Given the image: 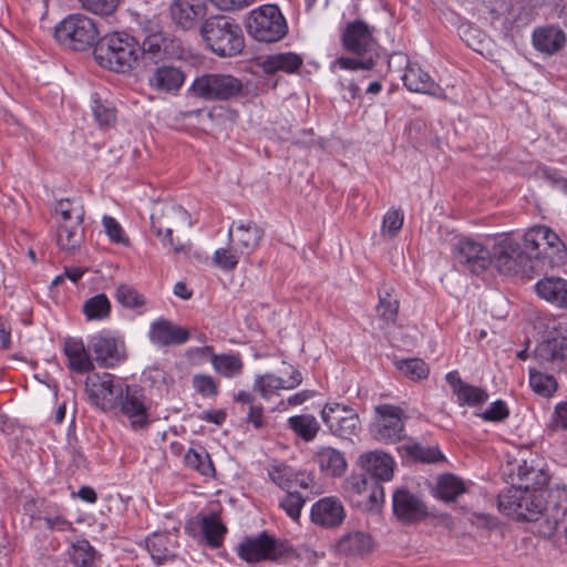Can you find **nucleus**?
Returning a JSON list of instances; mask_svg holds the SVG:
<instances>
[{"mask_svg":"<svg viewBox=\"0 0 567 567\" xmlns=\"http://www.w3.org/2000/svg\"><path fill=\"white\" fill-rule=\"evenodd\" d=\"M238 252H239V250L236 249L235 246L233 249L219 248L215 251V254L213 256V261H214L215 266H217L218 268L226 270V271H231L238 265V261H239Z\"/></svg>","mask_w":567,"mask_h":567,"instance_id":"nucleus-58","label":"nucleus"},{"mask_svg":"<svg viewBox=\"0 0 567 567\" xmlns=\"http://www.w3.org/2000/svg\"><path fill=\"white\" fill-rule=\"evenodd\" d=\"M543 476L539 471L527 467L526 463L519 466L518 476L524 485L512 486L498 495V507L505 515L526 522H535L543 516L545 511V494L539 481L535 477Z\"/></svg>","mask_w":567,"mask_h":567,"instance_id":"nucleus-1","label":"nucleus"},{"mask_svg":"<svg viewBox=\"0 0 567 567\" xmlns=\"http://www.w3.org/2000/svg\"><path fill=\"white\" fill-rule=\"evenodd\" d=\"M321 419L329 431L341 439L358 436L361 423L358 414L348 405L327 403L321 411Z\"/></svg>","mask_w":567,"mask_h":567,"instance_id":"nucleus-10","label":"nucleus"},{"mask_svg":"<svg viewBox=\"0 0 567 567\" xmlns=\"http://www.w3.org/2000/svg\"><path fill=\"white\" fill-rule=\"evenodd\" d=\"M84 240V228L82 224H60L56 231V244L66 251L78 249Z\"/></svg>","mask_w":567,"mask_h":567,"instance_id":"nucleus-37","label":"nucleus"},{"mask_svg":"<svg viewBox=\"0 0 567 567\" xmlns=\"http://www.w3.org/2000/svg\"><path fill=\"white\" fill-rule=\"evenodd\" d=\"M124 384L116 382L111 373H92L86 377L85 392L92 404L103 411H112L117 408L123 394Z\"/></svg>","mask_w":567,"mask_h":567,"instance_id":"nucleus-8","label":"nucleus"},{"mask_svg":"<svg viewBox=\"0 0 567 567\" xmlns=\"http://www.w3.org/2000/svg\"><path fill=\"white\" fill-rule=\"evenodd\" d=\"M537 296L560 309H567V280L545 277L535 285Z\"/></svg>","mask_w":567,"mask_h":567,"instance_id":"nucleus-25","label":"nucleus"},{"mask_svg":"<svg viewBox=\"0 0 567 567\" xmlns=\"http://www.w3.org/2000/svg\"><path fill=\"white\" fill-rule=\"evenodd\" d=\"M151 223L164 246L172 247L175 252L183 250V246L175 245L172 237L174 228L190 224L189 215L183 207L171 204L156 205L151 215Z\"/></svg>","mask_w":567,"mask_h":567,"instance_id":"nucleus-9","label":"nucleus"},{"mask_svg":"<svg viewBox=\"0 0 567 567\" xmlns=\"http://www.w3.org/2000/svg\"><path fill=\"white\" fill-rule=\"evenodd\" d=\"M489 254L491 265L505 275H526L535 268V265H528V258L523 252L520 244L512 237L496 239Z\"/></svg>","mask_w":567,"mask_h":567,"instance_id":"nucleus-7","label":"nucleus"},{"mask_svg":"<svg viewBox=\"0 0 567 567\" xmlns=\"http://www.w3.org/2000/svg\"><path fill=\"white\" fill-rule=\"evenodd\" d=\"M480 11L487 14L492 22L506 19L512 11L511 0H481Z\"/></svg>","mask_w":567,"mask_h":567,"instance_id":"nucleus-52","label":"nucleus"},{"mask_svg":"<svg viewBox=\"0 0 567 567\" xmlns=\"http://www.w3.org/2000/svg\"><path fill=\"white\" fill-rule=\"evenodd\" d=\"M305 502L299 493L287 491L279 505L292 520L298 522Z\"/></svg>","mask_w":567,"mask_h":567,"instance_id":"nucleus-56","label":"nucleus"},{"mask_svg":"<svg viewBox=\"0 0 567 567\" xmlns=\"http://www.w3.org/2000/svg\"><path fill=\"white\" fill-rule=\"evenodd\" d=\"M289 427L305 441L316 437L320 426L313 415L301 414L288 419Z\"/></svg>","mask_w":567,"mask_h":567,"instance_id":"nucleus-43","label":"nucleus"},{"mask_svg":"<svg viewBox=\"0 0 567 567\" xmlns=\"http://www.w3.org/2000/svg\"><path fill=\"white\" fill-rule=\"evenodd\" d=\"M465 492L464 481L454 474H444L437 478L436 496L444 502H454Z\"/></svg>","mask_w":567,"mask_h":567,"instance_id":"nucleus-39","label":"nucleus"},{"mask_svg":"<svg viewBox=\"0 0 567 567\" xmlns=\"http://www.w3.org/2000/svg\"><path fill=\"white\" fill-rule=\"evenodd\" d=\"M264 228L252 220L233 221L228 229V239L239 254H250L264 237Z\"/></svg>","mask_w":567,"mask_h":567,"instance_id":"nucleus-18","label":"nucleus"},{"mask_svg":"<svg viewBox=\"0 0 567 567\" xmlns=\"http://www.w3.org/2000/svg\"><path fill=\"white\" fill-rule=\"evenodd\" d=\"M89 349L95 361L104 368H113L124 360L117 340L109 334L100 333L91 338Z\"/></svg>","mask_w":567,"mask_h":567,"instance_id":"nucleus-21","label":"nucleus"},{"mask_svg":"<svg viewBox=\"0 0 567 567\" xmlns=\"http://www.w3.org/2000/svg\"><path fill=\"white\" fill-rule=\"evenodd\" d=\"M92 111L95 121L101 126H109L116 120L115 109L111 102L102 100L97 93L92 94Z\"/></svg>","mask_w":567,"mask_h":567,"instance_id":"nucleus-49","label":"nucleus"},{"mask_svg":"<svg viewBox=\"0 0 567 567\" xmlns=\"http://www.w3.org/2000/svg\"><path fill=\"white\" fill-rule=\"evenodd\" d=\"M373 543L370 535L362 532H352L344 535L338 543L340 553L361 556L372 550Z\"/></svg>","mask_w":567,"mask_h":567,"instance_id":"nucleus-36","label":"nucleus"},{"mask_svg":"<svg viewBox=\"0 0 567 567\" xmlns=\"http://www.w3.org/2000/svg\"><path fill=\"white\" fill-rule=\"evenodd\" d=\"M395 368L412 381L426 379L430 373L429 365L420 358L398 360Z\"/></svg>","mask_w":567,"mask_h":567,"instance_id":"nucleus-47","label":"nucleus"},{"mask_svg":"<svg viewBox=\"0 0 567 567\" xmlns=\"http://www.w3.org/2000/svg\"><path fill=\"white\" fill-rule=\"evenodd\" d=\"M286 389L282 378L275 374L258 375L254 382V390L259 392L264 399H268L275 390Z\"/></svg>","mask_w":567,"mask_h":567,"instance_id":"nucleus-55","label":"nucleus"},{"mask_svg":"<svg viewBox=\"0 0 567 567\" xmlns=\"http://www.w3.org/2000/svg\"><path fill=\"white\" fill-rule=\"evenodd\" d=\"M378 414L371 431L373 437L382 443H395L404 437V411L395 405L381 404L375 408Z\"/></svg>","mask_w":567,"mask_h":567,"instance_id":"nucleus-11","label":"nucleus"},{"mask_svg":"<svg viewBox=\"0 0 567 567\" xmlns=\"http://www.w3.org/2000/svg\"><path fill=\"white\" fill-rule=\"evenodd\" d=\"M69 557L74 567H94L95 549L86 539H81L72 544Z\"/></svg>","mask_w":567,"mask_h":567,"instance_id":"nucleus-44","label":"nucleus"},{"mask_svg":"<svg viewBox=\"0 0 567 567\" xmlns=\"http://www.w3.org/2000/svg\"><path fill=\"white\" fill-rule=\"evenodd\" d=\"M235 400L241 403L243 409L247 410L246 421L251 423L256 429L264 425V408L255 403V398L251 393L240 391L235 396Z\"/></svg>","mask_w":567,"mask_h":567,"instance_id":"nucleus-45","label":"nucleus"},{"mask_svg":"<svg viewBox=\"0 0 567 567\" xmlns=\"http://www.w3.org/2000/svg\"><path fill=\"white\" fill-rule=\"evenodd\" d=\"M445 379L461 405H478L488 399L484 390L463 382L457 371L449 372Z\"/></svg>","mask_w":567,"mask_h":567,"instance_id":"nucleus-27","label":"nucleus"},{"mask_svg":"<svg viewBox=\"0 0 567 567\" xmlns=\"http://www.w3.org/2000/svg\"><path fill=\"white\" fill-rule=\"evenodd\" d=\"M212 364L217 373L228 379L238 377L244 369V363L237 354L223 353L213 355Z\"/></svg>","mask_w":567,"mask_h":567,"instance_id":"nucleus-41","label":"nucleus"},{"mask_svg":"<svg viewBox=\"0 0 567 567\" xmlns=\"http://www.w3.org/2000/svg\"><path fill=\"white\" fill-rule=\"evenodd\" d=\"M202 529L205 539L212 547L218 548L221 546L227 528L217 514L212 513L204 516L202 519Z\"/></svg>","mask_w":567,"mask_h":567,"instance_id":"nucleus-40","label":"nucleus"},{"mask_svg":"<svg viewBox=\"0 0 567 567\" xmlns=\"http://www.w3.org/2000/svg\"><path fill=\"white\" fill-rule=\"evenodd\" d=\"M344 508L341 502L334 497H324L313 504L311 520L323 527H334L344 519Z\"/></svg>","mask_w":567,"mask_h":567,"instance_id":"nucleus-24","label":"nucleus"},{"mask_svg":"<svg viewBox=\"0 0 567 567\" xmlns=\"http://www.w3.org/2000/svg\"><path fill=\"white\" fill-rule=\"evenodd\" d=\"M379 303L377 312L381 320L385 323L395 321L399 311V301L391 296L390 288L379 290Z\"/></svg>","mask_w":567,"mask_h":567,"instance_id":"nucleus-48","label":"nucleus"},{"mask_svg":"<svg viewBox=\"0 0 567 567\" xmlns=\"http://www.w3.org/2000/svg\"><path fill=\"white\" fill-rule=\"evenodd\" d=\"M358 465L371 475L370 478L386 482L393 477L395 462L390 454L377 450L361 454Z\"/></svg>","mask_w":567,"mask_h":567,"instance_id":"nucleus-20","label":"nucleus"},{"mask_svg":"<svg viewBox=\"0 0 567 567\" xmlns=\"http://www.w3.org/2000/svg\"><path fill=\"white\" fill-rule=\"evenodd\" d=\"M176 546V536L169 533H154L146 538V548L157 564L173 558Z\"/></svg>","mask_w":567,"mask_h":567,"instance_id":"nucleus-31","label":"nucleus"},{"mask_svg":"<svg viewBox=\"0 0 567 567\" xmlns=\"http://www.w3.org/2000/svg\"><path fill=\"white\" fill-rule=\"evenodd\" d=\"M64 354L69 368L78 373H86L94 369L93 361L82 340L69 338L64 341Z\"/></svg>","mask_w":567,"mask_h":567,"instance_id":"nucleus-29","label":"nucleus"},{"mask_svg":"<svg viewBox=\"0 0 567 567\" xmlns=\"http://www.w3.org/2000/svg\"><path fill=\"white\" fill-rule=\"evenodd\" d=\"M183 82V72L178 68L171 65H161L156 68L148 79L151 87L163 92L178 90Z\"/></svg>","mask_w":567,"mask_h":567,"instance_id":"nucleus-32","label":"nucleus"},{"mask_svg":"<svg viewBox=\"0 0 567 567\" xmlns=\"http://www.w3.org/2000/svg\"><path fill=\"white\" fill-rule=\"evenodd\" d=\"M190 90L206 101H229L243 94L244 85L231 74L208 73L197 76Z\"/></svg>","mask_w":567,"mask_h":567,"instance_id":"nucleus-6","label":"nucleus"},{"mask_svg":"<svg viewBox=\"0 0 567 567\" xmlns=\"http://www.w3.org/2000/svg\"><path fill=\"white\" fill-rule=\"evenodd\" d=\"M237 553L247 563L276 559V540L264 532L256 537L246 538L239 544Z\"/></svg>","mask_w":567,"mask_h":567,"instance_id":"nucleus-19","label":"nucleus"},{"mask_svg":"<svg viewBox=\"0 0 567 567\" xmlns=\"http://www.w3.org/2000/svg\"><path fill=\"white\" fill-rule=\"evenodd\" d=\"M320 470L330 476H340L347 468L343 454L333 447H323L316 454Z\"/></svg>","mask_w":567,"mask_h":567,"instance_id":"nucleus-34","label":"nucleus"},{"mask_svg":"<svg viewBox=\"0 0 567 567\" xmlns=\"http://www.w3.org/2000/svg\"><path fill=\"white\" fill-rule=\"evenodd\" d=\"M103 226L107 236L117 244L126 243L124 231L117 220L111 216L103 217Z\"/></svg>","mask_w":567,"mask_h":567,"instance_id":"nucleus-63","label":"nucleus"},{"mask_svg":"<svg viewBox=\"0 0 567 567\" xmlns=\"http://www.w3.org/2000/svg\"><path fill=\"white\" fill-rule=\"evenodd\" d=\"M54 35L61 44L74 51H84L95 43L99 31L93 19L78 13L64 18L55 27Z\"/></svg>","mask_w":567,"mask_h":567,"instance_id":"nucleus-5","label":"nucleus"},{"mask_svg":"<svg viewBox=\"0 0 567 567\" xmlns=\"http://www.w3.org/2000/svg\"><path fill=\"white\" fill-rule=\"evenodd\" d=\"M147 337L153 346L168 348L187 342L189 331L164 317H159L151 322Z\"/></svg>","mask_w":567,"mask_h":567,"instance_id":"nucleus-16","label":"nucleus"},{"mask_svg":"<svg viewBox=\"0 0 567 567\" xmlns=\"http://www.w3.org/2000/svg\"><path fill=\"white\" fill-rule=\"evenodd\" d=\"M547 244L543 248L542 259L543 262L549 267H560L567 262V247L561 241L559 236L551 229L547 236Z\"/></svg>","mask_w":567,"mask_h":567,"instance_id":"nucleus-38","label":"nucleus"},{"mask_svg":"<svg viewBox=\"0 0 567 567\" xmlns=\"http://www.w3.org/2000/svg\"><path fill=\"white\" fill-rule=\"evenodd\" d=\"M544 494L545 511L543 515L556 528L567 515V488L556 486L545 489Z\"/></svg>","mask_w":567,"mask_h":567,"instance_id":"nucleus-26","label":"nucleus"},{"mask_svg":"<svg viewBox=\"0 0 567 567\" xmlns=\"http://www.w3.org/2000/svg\"><path fill=\"white\" fill-rule=\"evenodd\" d=\"M375 485V480L367 477L364 474H352L344 482V492L350 496H362Z\"/></svg>","mask_w":567,"mask_h":567,"instance_id":"nucleus-53","label":"nucleus"},{"mask_svg":"<svg viewBox=\"0 0 567 567\" xmlns=\"http://www.w3.org/2000/svg\"><path fill=\"white\" fill-rule=\"evenodd\" d=\"M392 509L403 525H413L429 516L424 501L406 487H399L392 495Z\"/></svg>","mask_w":567,"mask_h":567,"instance_id":"nucleus-12","label":"nucleus"},{"mask_svg":"<svg viewBox=\"0 0 567 567\" xmlns=\"http://www.w3.org/2000/svg\"><path fill=\"white\" fill-rule=\"evenodd\" d=\"M270 480L280 488L291 491L296 487L293 468L286 464L274 465L268 471Z\"/></svg>","mask_w":567,"mask_h":567,"instance_id":"nucleus-51","label":"nucleus"},{"mask_svg":"<svg viewBox=\"0 0 567 567\" xmlns=\"http://www.w3.org/2000/svg\"><path fill=\"white\" fill-rule=\"evenodd\" d=\"M199 32L206 47L218 56H235L244 49L243 30L231 17L212 16L200 24Z\"/></svg>","mask_w":567,"mask_h":567,"instance_id":"nucleus-2","label":"nucleus"},{"mask_svg":"<svg viewBox=\"0 0 567 567\" xmlns=\"http://www.w3.org/2000/svg\"><path fill=\"white\" fill-rule=\"evenodd\" d=\"M184 463L189 468L196 470L205 476H213L215 473L210 456L204 447L189 449L184 455Z\"/></svg>","mask_w":567,"mask_h":567,"instance_id":"nucleus-42","label":"nucleus"},{"mask_svg":"<svg viewBox=\"0 0 567 567\" xmlns=\"http://www.w3.org/2000/svg\"><path fill=\"white\" fill-rule=\"evenodd\" d=\"M529 384L537 394L543 396H550L557 390L555 378L538 371H530Z\"/></svg>","mask_w":567,"mask_h":567,"instance_id":"nucleus-54","label":"nucleus"},{"mask_svg":"<svg viewBox=\"0 0 567 567\" xmlns=\"http://www.w3.org/2000/svg\"><path fill=\"white\" fill-rule=\"evenodd\" d=\"M403 214L399 209L389 210L383 218V234L394 237L403 225Z\"/></svg>","mask_w":567,"mask_h":567,"instance_id":"nucleus-60","label":"nucleus"},{"mask_svg":"<svg viewBox=\"0 0 567 567\" xmlns=\"http://www.w3.org/2000/svg\"><path fill=\"white\" fill-rule=\"evenodd\" d=\"M192 383L193 388L203 396L213 398L218 394V385L208 374H195Z\"/></svg>","mask_w":567,"mask_h":567,"instance_id":"nucleus-59","label":"nucleus"},{"mask_svg":"<svg viewBox=\"0 0 567 567\" xmlns=\"http://www.w3.org/2000/svg\"><path fill=\"white\" fill-rule=\"evenodd\" d=\"M115 298L124 308L137 310L146 305L145 297L130 285H120L115 292Z\"/></svg>","mask_w":567,"mask_h":567,"instance_id":"nucleus-50","label":"nucleus"},{"mask_svg":"<svg viewBox=\"0 0 567 567\" xmlns=\"http://www.w3.org/2000/svg\"><path fill=\"white\" fill-rule=\"evenodd\" d=\"M302 65V59L296 53L270 54L260 59L259 66L266 74L277 72L293 73Z\"/></svg>","mask_w":567,"mask_h":567,"instance_id":"nucleus-30","label":"nucleus"},{"mask_svg":"<svg viewBox=\"0 0 567 567\" xmlns=\"http://www.w3.org/2000/svg\"><path fill=\"white\" fill-rule=\"evenodd\" d=\"M553 430H567V402H559L550 419Z\"/></svg>","mask_w":567,"mask_h":567,"instance_id":"nucleus-64","label":"nucleus"},{"mask_svg":"<svg viewBox=\"0 0 567 567\" xmlns=\"http://www.w3.org/2000/svg\"><path fill=\"white\" fill-rule=\"evenodd\" d=\"M96 63L111 71H130L140 56V43L124 32H113L102 37L94 47Z\"/></svg>","mask_w":567,"mask_h":567,"instance_id":"nucleus-3","label":"nucleus"},{"mask_svg":"<svg viewBox=\"0 0 567 567\" xmlns=\"http://www.w3.org/2000/svg\"><path fill=\"white\" fill-rule=\"evenodd\" d=\"M535 354L542 363L561 362L567 355V337L543 341L537 346Z\"/></svg>","mask_w":567,"mask_h":567,"instance_id":"nucleus-35","label":"nucleus"},{"mask_svg":"<svg viewBox=\"0 0 567 567\" xmlns=\"http://www.w3.org/2000/svg\"><path fill=\"white\" fill-rule=\"evenodd\" d=\"M172 39L162 31H151L140 44V56L143 62L157 63L164 59L171 58Z\"/></svg>","mask_w":567,"mask_h":567,"instance_id":"nucleus-22","label":"nucleus"},{"mask_svg":"<svg viewBox=\"0 0 567 567\" xmlns=\"http://www.w3.org/2000/svg\"><path fill=\"white\" fill-rule=\"evenodd\" d=\"M79 2L84 10L102 17L113 14L120 4V0H79Z\"/></svg>","mask_w":567,"mask_h":567,"instance_id":"nucleus-57","label":"nucleus"},{"mask_svg":"<svg viewBox=\"0 0 567 567\" xmlns=\"http://www.w3.org/2000/svg\"><path fill=\"white\" fill-rule=\"evenodd\" d=\"M402 80L411 92L429 94L437 99L446 97L444 90L432 80L430 74L415 64L408 65Z\"/></svg>","mask_w":567,"mask_h":567,"instance_id":"nucleus-23","label":"nucleus"},{"mask_svg":"<svg viewBox=\"0 0 567 567\" xmlns=\"http://www.w3.org/2000/svg\"><path fill=\"white\" fill-rule=\"evenodd\" d=\"M454 257L473 274H481L491 265L489 249L471 239H460L454 247Z\"/></svg>","mask_w":567,"mask_h":567,"instance_id":"nucleus-14","label":"nucleus"},{"mask_svg":"<svg viewBox=\"0 0 567 567\" xmlns=\"http://www.w3.org/2000/svg\"><path fill=\"white\" fill-rule=\"evenodd\" d=\"M121 413L126 416L133 427H144L150 423L148 405L142 390L137 386L125 385L118 400Z\"/></svg>","mask_w":567,"mask_h":567,"instance_id":"nucleus-15","label":"nucleus"},{"mask_svg":"<svg viewBox=\"0 0 567 567\" xmlns=\"http://www.w3.org/2000/svg\"><path fill=\"white\" fill-rule=\"evenodd\" d=\"M83 311L87 320H103L110 316L111 302L106 295L99 293L84 302Z\"/></svg>","mask_w":567,"mask_h":567,"instance_id":"nucleus-46","label":"nucleus"},{"mask_svg":"<svg viewBox=\"0 0 567 567\" xmlns=\"http://www.w3.org/2000/svg\"><path fill=\"white\" fill-rule=\"evenodd\" d=\"M533 43L536 50L546 54H554L565 45L566 35L559 27H540L533 32Z\"/></svg>","mask_w":567,"mask_h":567,"instance_id":"nucleus-28","label":"nucleus"},{"mask_svg":"<svg viewBox=\"0 0 567 567\" xmlns=\"http://www.w3.org/2000/svg\"><path fill=\"white\" fill-rule=\"evenodd\" d=\"M207 11L206 0H173L168 7L173 25L185 32L195 30Z\"/></svg>","mask_w":567,"mask_h":567,"instance_id":"nucleus-13","label":"nucleus"},{"mask_svg":"<svg viewBox=\"0 0 567 567\" xmlns=\"http://www.w3.org/2000/svg\"><path fill=\"white\" fill-rule=\"evenodd\" d=\"M333 65H339L341 69L344 70H371L374 65V61L372 56L362 60L341 56L334 61Z\"/></svg>","mask_w":567,"mask_h":567,"instance_id":"nucleus-61","label":"nucleus"},{"mask_svg":"<svg viewBox=\"0 0 567 567\" xmlns=\"http://www.w3.org/2000/svg\"><path fill=\"white\" fill-rule=\"evenodd\" d=\"M509 412L505 402L497 400L481 414V417L485 421L499 422L505 420Z\"/></svg>","mask_w":567,"mask_h":567,"instance_id":"nucleus-62","label":"nucleus"},{"mask_svg":"<svg viewBox=\"0 0 567 567\" xmlns=\"http://www.w3.org/2000/svg\"><path fill=\"white\" fill-rule=\"evenodd\" d=\"M549 231L550 229L546 226H536L524 235V247L522 249L528 258V265H534L533 260L540 261Z\"/></svg>","mask_w":567,"mask_h":567,"instance_id":"nucleus-33","label":"nucleus"},{"mask_svg":"<svg viewBox=\"0 0 567 567\" xmlns=\"http://www.w3.org/2000/svg\"><path fill=\"white\" fill-rule=\"evenodd\" d=\"M341 40L344 49L357 55L371 54L377 48L371 28L361 20L348 23Z\"/></svg>","mask_w":567,"mask_h":567,"instance_id":"nucleus-17","label":"nucleus"},{"mask_svg":"<svg viewBox=\"0 0 567 567\" xmlns=\"http://www.w3.org/2000/svg\"><path fill=\"white\" fill-rule=\"evenodd\" d=\"M246 27L251 38L266 43L278 42L288 32L287 21L276 4H264L251 10Z\"/></svg>","mask_w":567,"mask_h":567,"instance_id":"nucleus-4","label":"nucleus"}]
</instances>
